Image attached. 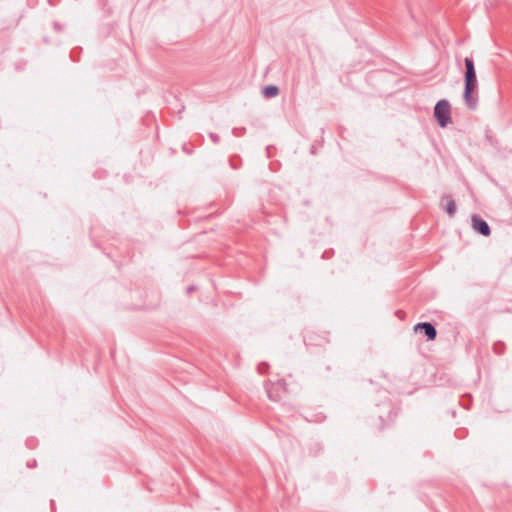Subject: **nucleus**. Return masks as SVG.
Instances as JSON below:
<instances>
[{
    "label": "nucleus",
    "instance_id": "nucleus-5",
    "mask_svg": "<svg viewBox=\"0 0 512 512\" xmlns=\"http://www.w3.org/2000/svg\"><path fill=\"white\" fill-rule=\"evenodd\" d=\"M267 395L270 400L277 402L281 399V393L285 391V383L282 380L271 383L266 387Z\"/></svg>",
    "mask_w": 512,
    "mask_h": 512
},
{
    "label": "nucleus",
    "instance_id": "nucleus-12",
    "mask_svg": "<svg viewBox=\"0 0 512 512\" xmlns=\"http://www.w3.org/2000/svg\"><path fill=\"white\" fill-rule=\"evenodd\" d=\"M209 137L214 143L219 142V136L217 134L211 132V133H209Z\"/></svg>",
    "mask_w": 512,
    "mask_h": 512
},
{
    "label": "nucleus",
    "instance_id": "nucleus-8",
    "mask_svg": "<svg viewBox=\"0 0 512 512\" xmlns=\"http://www.w3.org/2000/svg\"><path fill=\"white\" fill-rule=\"evenodd\" d=\"M469 109H475L478 105V98H464Z\"/></svg>",
    "mask_w": 512,
    "mask_h": 512
},
{
    "label": "nucleus",
    "instance_id": "nucleus-10",
    "mask_svg": "<svg viewBox=\"0 0 512 512\" xmlns=\"http://www.w3.org/2000/svg\"><path fill=\"white\" fill-rule=\"evenodd\" d=\"M268 369V363L262 362L258 365V372L260 374H264Z\"/></svg>",
    "mask_w": 512,
    "mask_h": 512
},
{
    "label": "nucleus",
    "instance_id": "nucleus-19",
    "mask_svg": "<svg viewBox=\"0 0 512 512\" xmlns=\"http://www.w3.org/2000/svg\"><path fill=\"white\" fill-rule=\"evenodd\" d=\"M36 465V461H33V463H31V466H35Z\"/></svg>",
    "mask_w": 512,
    "mask_h": 512
},
{
    "label": "nucleus",
    "instance_id": "nucleus-14",
    "mask_svg": "<svg viewBox=\"0 0 512 512\" xmlns=\"http://www.w3.org/2000/svg\"><path fill=\"white\" fill-rule=\"evenodd\" d=\"M486 138H487V140H488V141H490V142H491V137H490V135L488 134V131H486Z\"/></svg>",
    "mask_w": 512,
    "mask_h": 512
},
{
    "label": "nucleus",
    "instance_id": "nucleus-16",
    "mask_svg": "<svg viewBox=\"0 0 512 512\" xmlns=\"http://www.w3.org/2000/svg\"><path fill=\"white\" fill-rule=\"evenodd\" d=\"M327 254H328V252H324V253H323V257H324V258H325V257H327Z\"/></svg>",
    "mask_w": 512,
    "mask_h": 512
},
{
    "label": "nucleus",
    "instance_id": "nucleus-6",
    "mask_svg": "<svg viewBox=\"0 0 512 512\" xmlns=\"http://www.w3.org/2000/svg\"><path fill=\"white\" fill-rule=\"evenodd\" d=\"M444 199L447 200V203H446V205L444 207L445 211L447 212V214L450 217L454 216V214L456 213V203H455V201L449 195L443 196V200Z\"/></svg>",
    "mask_w": 512,
    "mask_h": 512
},
{
    "label": "nucleus",
    "instance_id": "nucleus-9",
    "mask_svg": "<svg viewBox=\"0 0 512 512\" xmlns=\"http://www.w3.org/2000/svg\"><path fill=\"white\" fill-rule=\"evenodd\" d=\"M505 345L503 342H496L493 345V350L496 354L501 355L504 352Z\"/></svg>",
    "mask_w": 512,
    "mask_h": 512
},
{
    "label": "nucleus",
    "instance_id": "nucleus-1",
    "mask_svg": "<svg viewBox=\"0 0 512 512\" xmlns=\"http://www.w3.org/2000/svg\"><path fill=\"white\" fill-rule=\"evenodd\" d=\"M434 117L437 124L442 128L451 123V105L447 99L443 98L436 103Z\"/></svg>",
    "mask_w": 512,
    "mask_h": 512
},
{
    "label": "nucleus",
    "instance_id": "nucleus-17",
    "mask_svg": "<svg viewBox=\"0 0 512 512\" xmlns=\"http://www.w3.org/2000/svg\"><path fill=\"white\" fill-rule=\"evenodd\" d=\"M236 130L237 129H233V133L237 136L238 134L236 133Z\"/></svg>",
    "mask_w": 512,
    "mask_h": 512
},
{
    "label": "nucleus",
    "instance_id": "nucleus-15",
    "mask_svg": "<svg viewBox=\"0 0 512 512\" xmlns=\"http://www.w3.org/2000/svg\"><path fill=\"white\" fill-rule=\"evenodd\" d=\"M231 166H232V168H233V169H236V168H237V166H236V165H234V164H233V162H231Z\"/></svg>",
    "mask_w": 512,
    "mask_h": 512
},
{
    "label": "nucleus",
    "instance_id": "nucleus-4",
    "mask_svg": "<svg viewBox=\"0 0 512 512\" xmlns=\"http://www.w3.org/2000/svg\"><path fill=\"white\" fill-rule=\"evenodd\" d=\"M415 333L423 334L427 340H434L437 336V330L430 322H420L414 326Z\"/></svg>",
    "mask_w": 512,
    "mask_h": 512
},
{
    "label": "nucleus",
    "instance_id": "nucleus-18",
    "mask_svg": "<svg viewBox=\"0 0 512 512\" xmlns=\"http://www.w3.org/2000/svg\"><path fill=\"white\" fill-rule=\"evenodd\" d=\"M36 465V461H33V463H31V466H35Z\"/></svg>",
    "mask_w": 512,
    "mask_h": 512
},
{
    "label": "nucleus",
    "instance_id": "nucleus-2",
    "mask_svg": "<svg viewBox=\"0 0 512 512\" xmlns=\"http://www.w3.org/2000/svg\"><path fill=\"white\" fill-rule=\"evenodd\" d=\"M465 66H466V87H465V96H470L476 87V74L474 69L473 61L469 58L465 59Z\"/></svg>",
    "mask_w": 512,
    "mask_h": 512
},
{
    "label": "nucleus",
    "instance_id": "nucleus-11",
    "mask_svg": "<svg viewBox=\"0 0 512 512\" xmlns=\"http://www.w3.org/2000/svg\"><path fill=\"white\" fill-rule=\"evenodd\" d=\"M462 406L466 409H469V404H470V396H464L462 402H461Z\"/></svg>",
    "mask_w": 512,
    "mask_h": 512
},
{
    "label": "nucleus",
    "instance_id": "nucleus-13",
    "mask_svg": "<svg viewBox=\"0 0 512 512\" xmlns=\"http://www.w3.org/2000/svg\"><path fill=\"white\" fill-rule=\"evenodd\" d=\"M195 289H196V287H195V286H193V285L188 286V287H187V293H188V294H190V293H192Z\"/></svg>",
    "mask_w": 512,
    "mask_h": 512
},
{
    "label": "nucleus",
    "instance_id": "nucleus-7",
    "mask_svg": "<svg viewBox=\"0 0 512 512\" xmlns=\"http://www.w3.org/2000/svg\"><path fill=\"white\" fill-rule=\"evenodd\" d=\"M279 93V90L276 86H267L264 90L265 96H275Z\"/></svg>",
    "mask_w": 512,
    "mask_h": 512
},
{
    "label": "nucleus",
    "instance_id": "nucleus-3",
    "mask_svg": "<svg viewBox=\"0 0 512 512\" xmlns=\"http://www.w3.org/2000/svg\"><path fill=\"white\" fill-rule=\"evenodd\" d=\"M472 228L478 234L488 237L491 234V229L488 223L479 215L473 214L471 217Z\"/></svg>",
    "mask_w": 512,
    "mask_h": 512
}]
</instances>
